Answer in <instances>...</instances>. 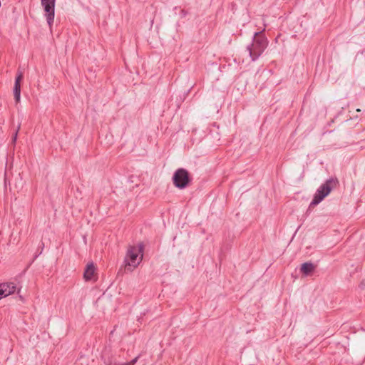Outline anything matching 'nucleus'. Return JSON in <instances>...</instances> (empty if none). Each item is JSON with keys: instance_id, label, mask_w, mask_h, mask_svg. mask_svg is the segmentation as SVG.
<instances>
[{"instance_id": "obj_1", "label": "nucleus", "mask_w": 365, "mask_h": 365, "mask_svg": "<svg viewBox=\"0 0 365 365\" xmlns=\"http://www.w3.org/2000/svg\"><path fill=\"white\" fill-rule=\"evenodd\" d=\"M339 185V180L336 178H330L323 183L317 190L313 200L309 204L308 210L319 204L331 190Z\"/></svg>"}, {"instance_id": "obj_2", "label": "nucleus", "mask_w": 365, "mask_h": 365, "mask_svg": "<svg viewBox=\"0 0 365 365\" xmlns=\"http://www.w3.org/2000/svg\"><path fill=\"white\" fill-rule=\"evenodd\" d=\"M268 45L267 38L263 35V31L254 34L252 43L247 46V50L252 61H256L264 52Z\"/></svg>"}, {"instance_id": "obj_3", "label": "nucleus", "mask_w": 365, "mask_h": 365, "mask_svg": "<svg viewBox=\"0 0 365 365\" xmlns=\"http://www.w3.org/2000/svg\"><path fill=\"white\" fill-rule=\"evenodd\" d=\"M144 245L140 242L138 247L129 246L125 257V266L136 267L143 259Z\"/></svg>"}, {"instance_id": "obj_4", "label": "nucleus", "mask_w": 365, "mask_h": 365, "mask_svg": "<svg viewBox=\"0 0 365 365\" xmlns=\"http://www.w3.org/2000/svg\"><path fill=\"white\" fill-rule=\"evenodd\" d=\"M172 180L175 187L182 190L190 185L192 177L186 169L181 168L175 171Z\"/></svg>"}, {"instance_id": "obj_5", "label": "nucleus", "mask_w": 365, "mask_h": 365, "mask_svg": "<svg viewBox=\"0 0 365 365\" xmlns=\"http://www.w3.org/2000/svg\"><path fill=\"white\" fill-rule=\"evenodd\" d=\"M56 0H41V5L46 13L48 24L51 27L54 19V8Z\"/></svg>"}, {"instance_id": "obj_6", "label": "nucleus", "mask_w": 365, "mask_h": 365, "mask_svg": "<svg viewBox=\"0 0 365 365\" xmlns=\"http://www.w3.org/2000/svg\"><path fill=\"white\" fill-rule=\"evenodd\" d=\"M24 78L22 72H18L14 86V100L16 103H19L21 98V83Z\"/></svg>"}, {"instance_id": "obj_7", "label": "nucleus", "mask_w": 365, "mask_h": 365, "mask_svg": "<svg viewBox=\"0 0 365 365\" xmlns=\"http://www.w3.org/2000/svg\"><path fill=\"white\" fill-rule=\"evenodd\" d=\"M315 266L310 262L302 264L300 272L304 276H309L314 271Z\"/></svg>"}, {"instance_id": "obj_8", "label": "nucleus", "mask_w": 365, "mask_h": 365, "mask_svg": "<svg viewBox=\"0 0 365 365\" xmlns=\"http://www.w3.org/2000/svg\"><path fill=\"white\" fill-rule=\"evenodd\" d=\"M96 271V267L93 262H91L86 265L83 273V277L86 281L92 279Z\"/></svg>"}, {"instance_id": "obj_9", "label": "nucleus", "mask_w": 365, "mask_h": 365, "mask_svg": "<svg viewBox=\"0 0 365 365\" xmlns=\"http://www.w3.org/2000/svg\"><path fill=\"white\" fill-rule=\"evenodd\" d=\"M2 287L5 290L6 297L15 292L16 287L14 282L2 283Z\"/></svg>"}, {"instance_id": "obj_10", "label": "nucleus", "mask_w": 365, "mask_h": 365, "mask_svg": "<svg viewBox=\"0 0 365 365\" xmlns=\"http://www.w3.org/2000/svg\"><path fill=\"white\" fill-rule=\"evenodd\" d=\"M6 297L5 290L2 287V284H0V299L1 297Z\"/></svg>"}, {"instance_id": "obj_11", "label": "nucleus", "mask_w": 365, "mask_h": 365, "mask_svg": "<svg viewBox=\"0 0 365 365\" xmlns=\"http://www.w3.org/2000/svg\"><path fill=\"white\" fill-rule=\"evenodd\" d=\"M20 128V125H18L17 130H16L15 133L12 136V142L14 143L17 138L18 131Z\"/></svg>"}, {"instance_id": "obj_12", "label": "nucleus", "mask_w": 365, "mask_h": 365, "mask_svg": "<svg viewBox=\"0 0 365 365\" xmlns=\"http://www.w3.org/2000/svg\"><path fill=\"white\" fill-rule=\"evenodd\" d=\"M138 356L134 358L130 362L126 363L125 365H134L138 361Z\"/></svg>"}, {"instance_id": "obj_13", "label": "nucleus", "mask_w": 365, "mask_h": 365, "mask_svg": "<svg viewBox=\"0 0 365 365\" xmlns=\"http://www.w3.org/2000/svg\"><path fill=\"white\" fill-rule=\"evenodd\" d=\"M187 14V11H185V9H182L180 11V15H181L182 17L186 16Z\"/></svg>"}, {"instance_id": "obj_14", "label": "nucleus", "mask_w": 365, "mask_h": 365, "mask_svg": "<svg viewBox=\"0 0 365 365\" xmlns=\"http://www.w3.org/2000/svg\"><path fill=\"white\" fill-rule=\"evenodd\" d=\"M359 287L361 289L365 288V279L361 282Z\"/></svg>"}, {"instance_id": "obj_15", "label": "nucleus", "mask_w": 365, "mask_h": 365, "mask_svg": "<svg viewBox=\"0 0 365 365\" xmlns=\"http://www.w3.org/2000/svg\"><path fill=\"white\" fill-rule=\"evenodd\" d=\"M6 173H4V182H5V185L6 184Z\"/></svg>"}, {"instance_id": "obj_16", "label": "nucleus", "mask_w": 365, "mask_h": 365, "mask_svg": "<svg viewBox=\"0 0 365 365\" xmlns=\"http://www.w3.org/2000/svg\"><path fill=\"white\" fill-rule=\"evenodd\" d=\"M44 247V243L43 242H41V250H43Z\"/></svg>"}, {"instance_id": "obj_17", "label": "nucleus", "mask_w": 365, "mask_h": 365, "mask_svg": "<svg viewBox=\"0 0 365 365\" xmlns=\"http://www.w3.org/2000/svg\"><path fill=\"white\" fill-rule=\"evenodd\" d=\"M356 112H361V109L357 108V109L356 110Z\"/></svg>"}, {"instance_id": "obj_18", "label": "nucleus", "mask_w": 365, "mask_h": 365, "mask_svg": "<svg viewBox=\"0 0 365 365\" xmlns=\"http://www.w3.org/2000/svg\"><path fill=\"white\" fill-rule=\"evenodd\" d=\"M110 364H111L110 362H109V363H106V362H105V364H106V365H110Z\"/></svg>"}]
</instances>
